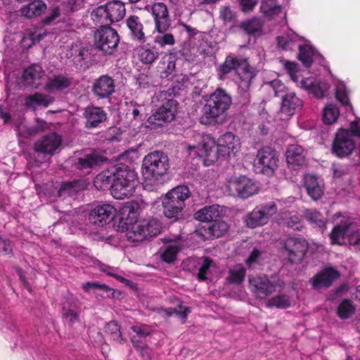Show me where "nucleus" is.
<instances>
[{
  "label": "nucleus",
  "instance_id": "obj_1",
  "mask_svg": "<svg viewBox=\"0 0 360 360\" xmlns=\"http://www.w3.org/2000/svg\"><path fill=\"white\" fill-rule=\"evenodd\" d=\"M233 71L236 72V80L239 89L243 91V103L246 104L250 101V89L252 79L256 76L255 69L250 66L248 59L243 57H237L233 54L229 55L224 62L220 65L218 70L219 79L224 80L225 76Z\"/></svg>",
  "mask_w": 360,
  "mask_h": 360
},
{
  "label": "nucleus",
  "instance_id": "obj_2",
  "mask_svg": "<svg viewBox=\"0 0 360 360\" xmlns=\"http://www.w3.org/2000/svg\"><path fill=\"white\" fill-rule=\"evenodd\" d=\"M231 104V95L225 89L217 88L210 96L202 108L201 122L205 124L211 122L223 123Z\"/></svg>",
  "mask_w": 360,
  "mask_h": 360
},
{
  "label": "nucleus",
  "instance_id": "obj_3",
  "mask_svg": "<svg viewBox=\"0 0 360 360\" xmlns=\"http://www.w3.org/2000/svg\"><path fill=\"white\" fill-rule=\"evenodd\" d=\"M169 168V158L162 151L151 152L146 155L143 160V176L146 180L153 184H162Z\"/></svg>",
  "mask_w": 360,
  "mask_h": 360
},
{
  "label": "nucleus",
  "instance_id": "obj_4",
  "mask_svg": "<svg viewBox=\"0 0 360 360\" xmlns=\"http://www.w3.org/2000/svg\"><path fill=\"white\" fill-rule=\"evenodd\" d=\"M173 92V89H169L167 91H162L157 94L156 97L162 103L148 118L147 122L150 124L148 126V127L155 129L163 127L174 119L178 103L172 96Z\"/></svg>",
  "mask_w": 360,
  "mask_h": 360
},
{
  "label": "nucleus",
  "instance_id": "obj_5",
  "mask_svg": "<svg viewBox=\"0 0 360 360\" xmlns=\"http://www.w3.org/2000/svg\"><path fill=\"white\" fill-rule=\"evenodd\" d=\"M191 191L187 186H178L169 191L162 200L163 214L176 221L183 216L185 200L191 196Z\"/></svg>",
  "mask_w": 360,
  "mask_h": 360
},
{
  "label": "nucleus",
  "instance_id": "obj_6",
  "mask_svg": "<svg viewBox=\"0 0 360 360\" xmlns=\"http://www.w3.org/2000/svg\"><path fill=\"white\" fill-rule=\"evenodd\" d=\"M112 167L115 178L112 196L116 199H124L134 193L136 174L124 163L117 164Z\"/></svg>",
  "mask_w": 360,
  "mask_h": 360
},
{
  "label": "nucleus",
  "instance_id": "obj_7",
  "mask_svg": "<svg viewBox=\"0 0 360 360\" xmlns=\"http://www.w3.org/2000/svg\"><path fill=\"white\" fill-rule=\"evenodd\" d=\"M329 236L332 245H356L360 243V228L354 222L342 221L333 229Z\"/></svg>",
  "mask_w": 360,
  "mask_h": 360
},
{
  "label": "nucleus",
  "instance_id": "obj_8",
  "mask_svg": "<svg viewBox=\"0 0 360 360\" xmlns=\"http://www.w3.org/2000/svg\"><path fill=\"white\" fill-rule=\"evenodd\" d=\"M61 143V136L55 132L44 136L36 141L34 146L36 165L39 167L42 162H46L47 155L51 156L54 155Z\"/></svg>",
  "mask_w": 360,
  "mask_h": 360
},
{
  "label": "nucleus",
  "instance_id": "obj_9",
  "mask_svg": "<svg viewBox=\"0 0 360 360\" xmlns=\"http://www.w3.org/2000/svg\"><path fill=\"white\" fill-rule=\"evenodd\" d=\"M119 43L120 36L110 26H101L94 33L96 48L106 54H112L117 50Z\"/></svg>",
  "mask_w": 360,
  "mask_h": 360
},
{
  "label": "nucleus",
  "instance_id": "obj_10",
  "mask_svg": "<svg viewBox=\"0 0 360 360\" xmlns=\"http://www.w3.org/2000/svg\"><path fill=\"white\" fill-rule=\"evenodd\" d=\"M308 249L309 244L304 238L290 237L283 241L281 252L290 263L297 264L303 261Z\"/></svg>",
  "mask_w": 360,
  "mask_h": 360
},
{
  "label": "nucleus",
  "instance_id": "obj_11",
  "mask_svg": "<svg viewBox=\"0 0 360 360\" xmlns=\"http://www.w3.org/2000/svg\"><path fill=\"white\" fill-rule=\"evenodd\" d=\"M276 212L277 206L274 202L261 205L246 215L244 222L250 229L262 226L266 224Z\"/></svg>",
  "mask_w": 360,
  "mask_h": 360
},
{
  "label": "nucleus",
  "instance_id": "obj_12",
  "mask_svg": "<svg viewBox=\"0 0 360 360\" xmlns=\"http://www.w3.org/2000/svg\"><path fill=\"white\" fill-rule=\"evenodd\" d=\"M229 190L243 199H246L259 191L257 184L246 176H233L228 181Z\"/></svg>",
  "mask_w": 360,
  "mask_h": 360
},
{
  "label": "nucleus",
  "instance_id": "obj_13",
  "mask_svg": "<svg viewBox=\"0 0 360 360\" xmlns=\"http://www.w3.org/2000/svg\"><path fill=\"white\" fill-rule=\"evenodd\" d=\"M252 292L257 298L264 299L282 287L280 281H270L266 276H250L248 278Z\"/></svg>",
  "mask_w": 360,
  "mask_h": 360
},
{
  "label": "nucleus",
  "instance_id": "obj_14",
  "mask_svg": "<svg viewBox=\"0 0 360 360\" xmlns=\"http://www.w3.org/2000/svg\"><path fill=\"white\" fill-rule=\"evenodd\" d=\"M115 209L109 204L96 206L89 214V221L94 229L103 227L114 218Z\"/></svg>",
  "mask_w": 360,
  "mask_h": 360
},
{
  "label": "nucleus",
  "instance_id": "obj_15",
  "mask_svg": "<svg viewBox=\"0 0 360 360\" xmlns=\"http://www.w3.org/2000/svg\"><path fill=\"white\" fill-rule=\"evenodd\" d=\"M151 14L155 24V30L158 33H165L172 24L167 6L162 2L153 4Z\"/></svg>",
  "mask_w": 360,
  "mask_h": 360
},
{
  "label": "nucleus",
  "instance_id": "obj_16",
  "mask_svg": "<svg viewBox=\"0 0 360 360\" xmlns=\"http://www.w3.org/2000/svg\"><path fill=\"white\" fill-rule=\"evenodd\" d=\"M355 148V143L348 130L340 129L333 144V150L338 157H345L351 154Z\"/></svg>",
  "mask_w": 360,
  "mask_h": 360
},
{
  "label": "nucleus",
  "instance_id": "obj_17",
  "mask_svg": "<svg viewBox=\"0 0 360 360\" xmlns=\"http://www.w3.org/2000/svg\"><path fill=\"white\" fill-rule=\"evenodd\" d=\"M258 164L262 167V172L271 174L278 167V157L275 150L269 146L262 148L257 151Z\"/></svg>",
  "mask_w": 360,
  "mask_h": 360
},
{
  "label": "nucleus",
  "instance_id": "obj_18",
  "mask_svg": "<svg viewBox=\"0 0 360 360\" xmlns=\"http://www.w3.org/2000/svg\"><path fill=\"white\" fill-rule=\"evenodd\" d=\"M115 80L107 75H103L96 79L92 86L93 94L98 98H106L115 91Z\"/></svg>",
  "mask_w": 360,
  "mask_h": 360
},
{
  "label": "nucleus",
  "instance_id": "obj_19",
  "mask_svg": "<svg viewBox=\"0 0 360 360\" xmlns=\"http://www.w3.org/2000/svg\"><path fill=\"white\" fill-rule=\"evenodd\" d=\"M84 125L87 129L96 128L107 120V113L101 107L89 105L84 109Z\"/></svg>",
  "mask_w": 360,
  "mask_h": 360
},
{
  "label": "nucleus",
  "instance_id": "obj_20",
  "mask_svg": "<svg viewBox=\"0 0 360 360\" xmlns=\"http://www.w3.org/2000/svg\"><path fill=\"white\" fill-rule=\"evenodd\" d=\"M281 118L285 120L293 115L297 110L301 108L302 101L294 92L285 93L284 95H281Z\"/></svg>",
  "mask_w": 360,
  "mask_h": 360
},
{
  "label": "nucleus",
  "instance_id": "obj_21",
  "mask_svg": "<svg viewBox=\"0 0 360 360\" xmlns=\"http://www.w3.org/2000/svg\"><path fill=\"white\" fill-rule=\"evenodd\" d=\"M195 148L199 150L201 156H205V161L207 162V165L217 162L220 157H224L219 146L214 141L204 143L201 145H198V146H188V150Z\"/></svg>",
  "mask_w": 360,
  "mask_h": 360
},
{
  "label": "nucleus",
  "instance_id": "obj_22",
  "mask_svg": "<svg viewBox=\"0 0 360 360\" xmlns=\"http://www.w3.org/2000/svg\"><path fill=\"white\" fill-rule=\"evenodd\" d=\"M216 143L224 156L235 155L240 147L239 139L231 132L220 136Z\"/></svg>",
  "mask_w": 360,
  "mask_h": 360
},
{
  "label": "nucleus",
  "instance_id": "obj_23",
  "mask_svg": "<svg viewBox=\"0 0 360 360\" xmlns=\"http://www.w3.org/2000/svg\"><path fill=\"white\" fill-rule=\"evenodd\" d=\"M340 273L332 267L326 268L323 271L316 274L311 279L314 288L319 289L323 287L328 288L340 277Z\"/></svg>",
  "mask_w": 360,
  "mask_h": 360
},
{
  "label": "nucleus",
  "instance_id": "obj_24",
  "mask_svg": "<svg viewBox=\"0 0 360 360\" xmlns=\"http://www.w3.org/2000/svg\"><path fill=\"white\" fill-rule=\"evenodd\" d=\"M80 309L73 300H68L62 308V319L64 323L72 327L79 321Z\"/></svg>",
  "mask_w": 360,
  "mask_h": 360
},
{
  "label": "nucleus",
  "instance_id": "obj_25",
  "mask_svg": "<svg viewBox=\"0 0 360 360\" xmlns=\"http://www.w3.org/2000/svg\"><path fill=\"white\" fill-rule=\"evenodd\" d=\"M45 77L42 68L37 64L32 65L24 70L22 77L26 84L33 88H38Z\"/></svg>",
  "mask_w": 360,
  "mask_h": 360
},
{
  "label": "nucleus",
  "instance_id": "obj_26",
  "mask_svg": "<svg viewBox=\"0 0 360 360\" xmlns=\"http://www.w3.org/2000/svg\"><path fill=\"white\" fill-rule=\"evenodd\" d=\"M85 182L82 179L63 182L58 190V197L74 198L79 192L85 189Z\"/></svg>",
  "mask_w": 360,
  "mask_h": 360
},
{
  "label": "nucleus",
  "instance_id": "obj_27",
  "mask_svg": "<svg viewBox=\"0 0 360 360\" xmlns=\"http://www.w3.org/2000/svg\"><path fill=\"white\" fill-rule=\"evenodd\" d=\"M126 25L130 31L131 37L140 43L146 40L143 24L137 15H130L126 19Z\"/></svg>",
  "mask_w": 360,
  "mask_h": 360
},
{
  "label": "nucleus",
  "instance_id": "obj_28",
  "mask_svg": "<svg viewBox=\"0 0 360 360\" xmlns=\"http://www.w3.org/2000/svg\"><path fill=\"white\" fill-rule=\"evenodd\" d=\"M174 57L172 55H165L162 57L158 68L162 79L173 80L176 76Z\"/></svg>",
  "mask_w": 360,
  "mask_h": 360
},
{
  "label": "nucleus",
  "instance_id": "obj_29",
  "mask_svg": "<svg viewBox=\"0 0 360 360\" xmlns=\"http://www.w3.org/2000/svg\"><path fill=\"white\" fill-rule=\"evenodd\" d=\"M221 212L218 205L205 206L194 214V219L202 222H214L221 217Z\"/></svg>",
  "mask_w": 360,
  "mask_h": 360
},
{
  "label": "nucleus",
  "instance_id": "obj_30",
  "mask_svg": "<svg viewBox=\"0 0 360 360\" xmlns=\"http://www.w3.org/2000/svg\"><path fill=\"white\" fill-rule=\"evenodd\" d=\"M72 83V79L67 75H53L44 86V90L49 92L62 91L68 88Z\"/></svg>",
  "mask_w": 360,
  "mask_h": 360
},
{
  "label": "nucleus",
  "instance_id": "obj_31",
  "mask_svg": "<svg viewBox=\"0 0 360 360\" xmlns=\"http://www.w3.org/2000/svg\"><path fill=\"white\" fill-rule=\"evenodd\" d=\"M286 160L293 167H300L305 165L306 158L304 149L297 144L290 145L286 150Z\"/></svg>",
  "mask_w": 360,
  "mask_h": 360
},
{
  "label": "nucleus",
  "instance_id": "obj_32",
  "mask_svg": "<svg viewBox=\"0 0 360 360\" xmlns=\"http://www.w3.org/2000/svg\"><path fill=\"white\" fill-rule=\"evenodd\" d=\"M304 186L307 190V194L314 200H318L322 198L323 190L315 176L306 174L304 177Z\"/></svg>",
  "mask_w": 360,
  "mask_h": 360
},
{
  "label": "nucleus",
  "instance_id": "obj_33",
  "mask_svg": "<svg viewBox=\"0 0 360 360\" xmlns=\"http://www.w3.org/2000/svg\"><path fill=\"white\" fill-rule=\"evenodd\" d=\"M103 160L104 158L103 156L92 153L78 158L76 160L74 166L77 169L85 170L94 167L103 162Z\"/></svg>",
  "mask_w": 360,
  "mask_h": 360
},
{
  "label": "nucleus",
  "instance_id": "obj_34",
  "mask_svg": "<svg viewBox=\"0 0 360 360\" xmlns=\"http://www.w3.org/2000/svg\"><path fill=\"white\" fill-rule=\"evenodd\" d=\"M53 102L51 96L40 93H35L25 98V105L26 108L36 110L37 106L48 107Z\"/></svg>",
  "mask_w": 360,
  "mask_h": 360
},
{
  "label": "nucleus",
  "instance_id": "obj_35",
  "mask_svg": "<svg viewBox=\"0 0 360 360\" xmlns=\"http://www.w3.org/2000/svg\"><path fill=\"white\" fill-rule=\"evenodd\" d=\"M139 60L145 65H150L159 57V52L155 47L139 46L136 49Z\"/></svg>",
  "mask_w": 360,
  "mask_h": 360
},
{
  "label": "nucleus",
  "instance_id": "obj_36",
  "mask_svg": "<svg viewBox=\"0 0 360 360\" xmlns=\"http://www.w3.org/2000/svg\"><path fill=\"white\" fill-rule=\"evenodd\" d=\"M105 9L108 11L111 24L120 21L125 15L124 5L120 1H116L107 3L105 4Z\"/></svg>",
  "mask_w": 360,
  "mask_h": 360
},
{
  "label": "nucleus",
  "instance_id": "obj_37",
  "mask_svg": "<svg viewBox=\"0 0 360 360\" xmlns=\"http://www.w3.org/2000/svg\"><path fill=\"white\" fill-rule=\"evenodd\" d=\"M115 182V173L113 167L107 171H104L98 174L96 177L95 184H99L101 189L109 188L112 195L114 185Z\"/></svg>",
  "mask_w": 360,
  "mask_h": 360
},
{
  "label": "nucleus",
  "instance_id": "obj_38",
  "mask_svg": "<svg viewBox=\"0 0 360 360\" xmlns=\"http://www.w3.org/2000/svg\"><path fill=\"white\" fill-rule=\"evenodd\" d=\"M83 289L86 292H92L102 297H114V290L105 284L96 282H87L83 285Z\"/></svg>",
  "mask_w": 360,
  "mask_h": 360
},
{
  "label": "nucleus",
  "instance_id": "obj_39",
  "mask_svg": "<svg viewBox=\"0 0 360 360\" xmlns=\"http://www.w3.org/2000/svg\"><path fill=\"white\" fill-rule=\"evenodd\" d=\"M126 237L127 240L131 242H140L145 240L144 231L143 226H141L140 221L127 223Z\"/></svg>",
  "mask_w": 360,
  "mask_h": 360
},
{
  "label": "nucleus",
  "instance_id": "obj_40",
  "mask_svg": "<svg viewBox=\"0 0 360 360\" xmlns=\"http://www.w3.org/2000/svg\"><path fill=\"white\" fill-rule=\"evenodd\" d=\"M46 9V5L40 0L34 1L21 8L22 15L32 18L40 15Z\"/></svg>",
  "mask_w": 360,
  "mask_h": 360
},
{
  "label": "nucleus",
  "instance_id": "obj_41",
  "mask_svg": "<svg viewBox=\"0 0 360 360\" xmlns=\"http://www.w3.org/2000/svg\"><path fill=\"white\" fill-rule=\"evenodd\" d=\"M141 210V207L139 202L134 200L129 202L124 207L122 212L123 215L127 214V216H122V219L127 223L136 222Z\"/></svg>",
  "mask_w": 360,
  "mask_h": 360
},
{
  "label": "nucleus",
  "instance_id": "obj_42",
  "mask_svg": "<svg viewBox=\"0 0 360 360\" xmlns=\"http://www.w3.org/2000/svg\"><path fill=\"white\" fill-rule=\"evenodd\" d=\"M141 226L144 231L145 240L150 239V238L158 236L160 233L161 224L160 221L155 219H151L148 221H141Z\"/></svg>",
  "mask_w": 360,
  "mask_h": 360
},
{
  "label": "nucleus",
  "instance_id": "obj_43",
  "mask_svg": "<svg viewBox=\"0 0 360 360\" xmlns=\"http://www.w3.org/2000/svg\"><path fill=\"white\" fill-rule=\"evenodd\" d=\"M303 217L312 225L318 228L326 227V219L323 215L314 209H307L303 212Z\"/></svg>",
  "mask_w": 360,
  "mask_h": 360
},
{
  "label": "nucleus",
  "instance_id": "obj_44",
  "mask_svg": "<svg viewBox=\"0 0 360 360\" xmlns=\"http://www.w3.org/2000/svg\"><path fill=\"white\" fill-rule=\"evenodd\" d=\"M91 17L96 25L101 26H110V20L108 18V11L105 9V4L100 6L94 9L91 13Z\"/></svg>",
  "mask_w": 360,
  "mask_h": 360
},
{
  "label": "nucleus",
  "instance_id": "obj_45",
  "mask_svg": "<svg viewBox=\"0 0 360 360\" xmlns=\"http://www.w3.org/2000/svg\"><path fill=\"white\" fill-rule=\"evenodd\" d=\"M104 333L113 341L118 342L119 343L125 342V340L122 336L120 328L117 322L115 321H110L105 324Z\"/></svg>",
  "mask_w": 360,
  "mask_h": 360
},
{
  "label": "nucleus",
  "instance_id": "obj_46",
  "mask_svg": "<svg viewBox=\"0 0 360 360\" xmlns=\"http://www.w3.org/2000/svg\"><path fill=\"white\" fill-rule=\"evenodd\" d=\"M229 274L227 281L230 283L240 284L244 281L246 269L242 264H238L229 269Z\"/></svg>",
  "mask_w": 360,
  "mask_h": 360
},
{
  "label": "nucleus",
  "instance_id": "obj_47",
  "mask_svg": "<svg viewBox=\"0 0 360 360\" xmlns=\"http://www.w3.org/2000/svg\"><path fill=\"white\" fill-rule=\"evenodd\" d=\"M263 23L259 18H252L242 22L240 28L248 34H255L262 30Z\"/></svg>",
  "mask_w": 360,
  "mask_h": 360
},
{
  "label": "nucleus",
  "instance_id": "obj_48",
  "mask_svg": "<svg viewBox=\"0 0 360 360\" xmlns=\"http://www.w3.org/2000/svg\"><path fill=\"white\" fill-rule=\"evenodd\" d=\"M340 115V110L336 105L328 104L323 108V120L326 124L335 122Z\"/></svg>",
  "mask_w": 360,
  "mask_h": 360
},
{
  "label": "nucleus",
  "instance_id": "obj_49",
  "mask_svg": "<svg viewBox=\"0 0 360 360\" xmlns=\"http://www.w3.org/2000/svg\"><path fill=\"white\" fill-rule=\"evenodd\" d=\"M313 55V51L310 46L307 45L299 46L298 59L305 67L309 68L312 65Z\"/></svg>",
  "mask_w": 360,
  "mask_h": 360
},
{
  "label": "nucleus",
  "instance_id": "obj_50",
  "mask_svg": "<svg viewBox=\"0 0 360 360\" xmlns=\"http://www.w3.org/2000/svg\"><path fill=\"white\" fill-rule=\"evenodd\" d=\"M290 297L286 295H278L269 299L266 302L269 307H275L280 309H285L290 306Z\"/></svg>",
  "mask_w": 360,
  "mask_h": 360
},
{
  "label": "nucleus",
  "instance_id": "obj_51",
  "mask_svg": "<svg viewBox=\"0 0 360 360\" xmlns=\"http://www.w3.org/2000/svg\"><path fill=\"white\" fill-rule=\"evenodd\" d=\"M354 311L355 307L349 300H344L338 308V314L342 319L349 318Z\"/></svg>",
  "mask_w": 360,
  "mask_h": 360
},
{
  "label": "nucleus",
  "instance_id": "obj_52",
  "mask_svg": "<svg viewBox=\"0 0 360 360\" xmlns=\"http://www.w3.org/2000/svg\"><path fill=\"white\" fill-rule=\"evenodd\" d=\"M261 8L269 15H277L281 12V6L274 0H262Z\"/></svg>",
  "mask_w": 360,
  "mask_h": 360
},
{
  "label": "nucleus",
  "instance_id": "obj_53",
  "mask_svg": "<svg viewBox=\"0 0 360 360\" xmlns=\"http://www.w3.org/2000/svg\"><path fill=\"white\" fill-rule=\"evenodd\" d=\"M236 13L228 6H224L219 11V18L227 25L236 20Z\"/></svg>",
  "mask_w": 360,
  "mask_h": 360
},
{
  "label": "nucleus",
  "instance_id": "obj_54",
  "mask_svg": "<svg viewBox=\"0 0 360 360\" xmlns=\"http://www.w3.org/2000/svg\"><path fill=\"white\" fill-rule=\"evenodd\" d=\"M179 250V248L177 245H169L166 248L163 252H162L161 258L163 261L167 263H172L176 259Z\"/></svg>",
  "mask_w": 360,
  "mask_h": 360
},
{
  "label": "nucleus",
  "instance_id": "obj_55",
  "mask_svg": "<svg viewBox=\"0 0 360 360\" xmlns=\"http://www.w3.org/2000/svg\"><path fill=\"white\" fill-rule=\"evenodd\" d=\"M329 89V84L326 82H316L313 88L309 92L317 98H323L326 96Z\"/></svg>",
  "mask_w": 360,
  "mask_h": 360
},
{
  "label": "nucleus",
  "instance_id": "obj_56",
  "mask_svg": "<svg viewBox=\"0 0 360 360\" xmlns=\"http://www.w3.org/2000/svg\"><path fill=\"white\" fill-rule=\"evenodd\" d=\"M160 34L155 37L154 42L160 45L161 47H164L167 45L172 46L175 43L174 37L171 33H160Z\"/></svg>",
  "mask_w": 360,
  "mask_h": 360
},
{
  "label": "nucleus",
  "instance_id": "obj_57",
  "mask_svg": "<svg viewBox=\"0 0 360 360\" xmlns=\"http://www.w3.org/2000/svg\"><path fill=\"white\" fill-rule=\"evenodd\" d=\"M285 224L295 231H300L303 227L301 221V216L298 214H294L285 219Z\"/></svg>",
  "mask_w": 360,
  "mask_h": 360
},
{
  "label": "nucleus",
  "instance_id": "obj_58",
  "mask_svg": "<svg viewBox=\"0 0 360 360\" xmlns=\"http://www.w3.org/2000/svg\"><path fill=\"white\" fill-rule=\"evenodd\" d=\"M13 255V247L10 240L0 236V256Z\"/></svg>",
  "mask_w": 360,
  "mask_h": 360
},
{
  "label": "nucleus",
  "instance_id": "obj_59",
  "mask_svg": "<svg viewBox=\"0 0 360 360\" xmlns=\"http://www.w3.org/2000/svg\"><path fill=\"white\" fill-rule=\"evenodd\" d=\"M131 329L136 333L134 336L140 339H144L151 333L150 327L146 325L134 326Z\"/></svg>",
  "mask_w": 360,
  "mask_h": 360
},
{
  "label": "nucleus",
  "instance_id": "obj_60",
  "mask_svg": "<svg viewBox=\"0 0 360 360\" xmlns=\"http://www.w3.org/2000/svg\"><path fill=\"white\" fill-rule=\"evenodd\" d=\"M213 264V260L210 259L208 257H206L201 265V266L199 269L198 273V278L200 281H205L207 279L206 274L207 273V271L210 269V268L212 266Z\"/></svg>",
  "mask_w": 360,
  "mask_h": 360
},
{
  "label": "nucleus",
  "instance_id": "obj_61",
  "mask_svg": "<svg viewBox=\"0 0 360 360\" xmlns=\"http://www.w3.org/2000/svg\"><path fill=\"white\" fill-rule=\"evenodd\" d=\"M278 46L284 50H291L295 46V42L286 36H279L277 37Z\"/></svg>",
  "mask_w": 360,
  "mask_h": 360
},
{
  "label": "nucleus",
  "instance_id": "obj_62",
  "mask_svg": "<svg viewBox=\"0 0 360 360\" xmlns=\"http://www.w3.org/2000/svg\"><path fill=\"white\" fill-rule=\"evenodd\" d=\"M263 252L258 248H254L246 259V263L251 266L254 263L257 262L259 258H262Z\"/></svg>",
  "mask_w": 360,
  "mask_h": 360
},
{
  "label": "nucleus",
  "instance_id": "obj_63",
  "mask_svg": "<svg viewBox=\"0 0 360 360\" xmlns=\"http://www.w3.org/2000/svg\"><path fill=\"white\" fill-rule=\"evenodd\" d=\"M269 87L272 89L275 96H280L285 86L278 79H274L269 83Z\"/></svg>",
  "mask_w": 360,
  "mask_h": 360
},
{
  "label": "nucleus",
  "instance_id": "obj_64",
  "mask_svg": "<svg viewBox=\"0 0 360 360\" xmlns=\"http://www.w3.org/2000/svg\"><path fill=\"white\" fill-rule=\"evenodd\" d=\"M316 82V81L314 78H303L300 80L298 86L309 92Z\"/></svg>",
  "mask_w": 360,
  "mask_h": 360
}]
</instances>
